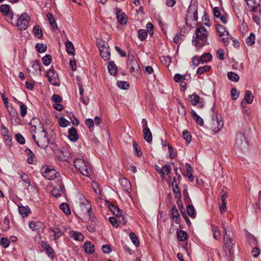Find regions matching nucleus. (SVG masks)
I'll return each instance as SVG.
<instances>
[{"instance_id": "obj_1", "label": "nucleus", "mask_w": 261, "mask_h": 261, "mask_svg": "<svg viewBox=\"0 0 261 261\" xmlns=\"http://www.w3.org/2000/svg\"><path fill=\"white\" fill-rule=\"evenodd\" d=\"M237 246L233 233L224 235L222 250L226 257H231L233 255Z\"/></svg>"}, {"instance_id": "obj_2", "label": "nucleus", "mask_w": 261, "mask_h": 261, "mask_svg": "<svg viewBox=\"0 0 261 261\" xmlns=\"http://www.w3.org/2000/svg\"><path fill=\"white\" fill-rule=\"evenodd\" d=\"M195 34L193 38V43L197 48H201L207 43V31L204 27H200L196 29Z\"/></svg>"}, {"instance_id": "obj_3", "label": "nucleus", "mask_w": 261, "mask_h": 261, "mask_svg": "<svg viewBox=\"0 0 261 261\" xmlns=\"http://www.w3.org/2000/svg\"><path fill=\"white\" fill-rule=\"evenodd\" d=\"M37 136L35 135L36 133L32 134L33 139L40 148H46L49 144V140L46 131L42 127L41 130H37Z\"/></svg>"}, {"instance_id": "obj_4", "label": "nucleus", "mask_w": 261, "mask_h": 261, "mask_svg": "<svg viewBox=\"0 0 261 261\" xmlns=\"http://www.w3.org/2000/svg\"><path fill=\"white\" fill-rule=\"evenodd\" d=\"M74 165L83 175L85 176H90L91 168L87 162L81 159H76L74 160Z\"/></svg>"}, {"instance_id": "obj_5", "label": "nucleus", "mask_w": 261, "mask_h": 261, "mask_svg": "<svg viewBox=\"0 0 261 261\" xmlns=\"http://www.w3.org/2000/svg\"><path fill=\"white\" fill-rule=\"evenodd\" d=\"M46 76L50 84L57 86L60 85V80L58 73L55 70L54 68L51 67L46 73Z\"/></svg>"}, {"instance_id": "obj_6", "label": "nucleus", "mask_w": 261, "mask_h": 261, "mask_svg": "<svg viewBox=\"0 0 261 261\" xmlns=\"http://www.w3.org/2000/svg\"><path fill=\"white\" fill-rule=\"evenodd\" d=\"M30 17L26 14H22L17 19V26L19 30H25L29 25Z\"/></svg>"}, {"instance_id": "obj_7", "label": "nucleus", "mask_w": 261, "mask_h": 261, "mask_svg": "<svg viewBox=\"0 0 261 261\" xmlns=\"http://www.w3.org/2000/svg\"><path fill=\"white\" fill-rule=\"evenodd\" d=\"M98 46L99 48L100 55L105 60H108L110 58V51L108 44L103 42L98 43Z\"/></svg>"}, {"instance_id": "obj_8", "label": "nucleus", "mask_w": 261, "mask_h": 261, "mask_svg": "<svg viewBox=\"0 0 261 261\" xmlns=\"http://www.w3.org/2000/svg\"><path fill=\"white\" fill-rule=\"evenodd\" d=\"M236 144L238 147L243 150L246 149L248 146V142L244 134L239 133L237 134Z\"/></svg>"}, {"instance_id": "obj_9", "label": "nucleus", "mask_w": 261, "mask_h": 261, "mask_svg": "<svg viewBox=\"0 0 261 261\" xmlns=\"http://www.w3.org/2000/svg\"><path fill=\"white\" fill-rule=\"evenodd\" d=\"M42 175L47 179L53 180L57 177V175H59V173L54 169L46 167L42 171Z\"/></svg>"}, {"instance_id": "obj_10", "label": "nucleus", "mask_w": 261, "mask_h": 261, "mask_svg": "<svg viewBox=\"0 0 261 261\" xmlns=\"http://www.w3.org/2000/svg\"><path fill=\"white\" fill-rule=\"evenodd\" d=\"M80 200L81 202L80 204V208L81 211L84 214H88L89 215H90V213L92 212V209L89 201L84 197H81Z\"/></svg>"}, {"instance_id": "obj_11", "label": "nucleus", "mask_w": 261, "mask_h": 261, "mask_svg": "<svg viewBox=\"0 0 261 261\" xmlns=\"http://www.w3.org/2000/svg\"><path fill=\"white\" fill-rule=\"evenodd\" d=\"M28 71L33 75H40L41 73L39 61H34L32 65V69H28Z\"/></svg>"}, {"instance_id": "obj_12", "label": "nucleus", "mask_w": 261, "mask_h": 261, "mask_svg": "<svg viewBox=\"0 0 261 261\" xmlns=\"http://www.w3.org/2000/svg\"><path fill=\"white\" fill-rule=\"evenodd\" d=\"M187 17L192 18L194 21L198 20L197 7L195 5H191L187 11Z\"/></svg>"}, {"instance_id": "obj_13", "label": "nucleus", "mask_w": 261, "mask_h": 261, "mask_svg": "<svg viewBox=\"0 0 261 261\" xmlns=\"http://www.w3.org/2000/svg\"><path fill=\"white\" fill-rule=\"evenodd\" d=\"M30 125H31V132L32 134L37 133V130H41L42 128L40 120L38 118H33L30 122Z\"/></svg>"}, {"instance_id": "obj_14", "label": "nucleus", "mask_w": 261, "mask_h": 261, "mask_svg": "<svg viewBox=\"0 0 261 261\" xmlns=\"http://www.w3.org/2000/svg\"><path fill=\"white\" fill-rule=\"evenodd\" d=\"M41 246L46 254L50 258H53L55 256V252L50 245L47 242L42 241Z\"/></svg>"}, {"instance_id": "obj_15", "label": "nucleus", "mask_w": 261, "mask_h": 261, "mask_svg": "<svg viewBox=\"0 0 261 261\" xmlns=\"http://www.w3.org/2000/svg\"><path fill=\"white\" fill-rule=\"evenodd\" d=\"M191 102L192 105L195 106L198 105V107L202 108L204 106L203 101L200 99V97L195 94L190 96Z\"/></svg>"}, {"instance_id": "obj_16", "label": "nucleus", "mask_w": 261, "mask_h": 261, "mask_svg": "<svg viewBox=\"0 0 261 261\" xmlns=\"http://www.w3.org/2000/svg\"><path fill=\"white\" fill-rule=\"evenodd\" d=\"M223 126V122L222 120H218L216 117L213 119L212 128L215 133H217Z\"/></svg>"}, {"instance_id": "obj_17", "label": "nucleus", "mask_w": 261, "mask_h": 261, "mask_svg": "<svg viewBox=\"0 0 261 261\" xmlns=\"http://www.w3.org/2000/svg\"><path fill=\"white\" fill-rule=\"evenodd\" d=\"M120 181L123 189L127 193H130L131 191L130 181L127 179L125 178L121 179Z\"/></svg>"}, {"instance_id": "obj_18", "label": "nucleus", "mask_w": 261, "mask_h": 261, "mask_svg": "<svg viewBox=\"0 0 261 261\" xmlns=\"http://www.w3.org/2000/svg\"><path fill=\"white\" fill-rule=\"evenodd\" d=\"M118 21L121 24L126 23V15L121 10H117L116 13Z\"/></svg>"}, {"instance_id": "obj_19", "label": "nucleus", "mask_w": 261, "mask_h": 261, "mask_svg": "<svg viewBox=\"0 0 261 261\" xmlns=\"http://www.w3.org/2000/svg\"><path fill=\"white\" fill-rule=\"evenodd\" d=\"M216 30L220 37L224 36H230L229 32L226 30V28L219 24L216 25Z\"/></svg>"}, {"instance_id": "obj_20", "label": "nucleus", "mask_w": 261, "mask_h": 261, "mask_svg": "<svg viewBox=\"0 0 261 261\" xmlns=\"http://www.w3.org/2000/svg\"><path fill=\"white\" fill-rule=\"evenodd\" d=\"M50 230V231L53 233V235L51 236V237L53 238L52 239L54 240H57L63 234L61 229L58 227L51 228Z\"/></svg>"}, {"instance_id": "obj_21", "label": "nucleus", "mask_w": 261, "mask_h": 261, "mask_svg": "<svg viewBox=\"0 0 261 261\" xmlns=\"http://www.w3.org/2000/svg\"><path fill=\"white\" fill-rule=\"evenodd\" d=\"M68 138L71 141H76L79 139L75 127H72L69 129Z\"/></svg>"}, {"instance_id": "obj_22", "label": "nucleus", "mask_w": 261, "mask_h": 261, "mask_svg": "<svg viewBox=\"0 0 261 261\" xmlns=\"http://www.w3.org/2000/svg\"><path fill=\"white\" fill-rule=\"evenodd\" d=\"M143 134L145 140L148 143H150L152 140V136L149 128L143 129Z\"/></svg>"}, {"instance_id": "obj_23", "label": "nucleus", "mask_w": 261, "mask_h": 261, "mask_svg": "<svg viewBox=\"0 0 261 261\" xmlns=\"http://www.w3.org/2000/svg\"><path fill=\"white\" fill-rule=\"evenodd\" d=\"M70 235L71 238L76 241H83L84 240V237L81 232L72 231L70 232Z\"/></svg>"}, {"instance_id": "obj_24", "label": "nucleus", "mask_w": 261, "mask_h": 261, "mask_svg": "<svg viewBox=\"0 0 261 261\" xmlns=\"http://www.w3.org/2000/svg\"><path fill=\"white\" fill-rule=\"evenodd\" d=\"M109 207L111 212L116 215V216H120L122 213V211L118 207V206L110 203Z\"/></svg>"}, {"instance_id": "obj_25", "label": "nucleus", "mask_w": 261, "mask_h": 261, "mask_svg": "<svg viewBox=\"0 0 261 261\" xmlns=\"http://www.w3.org/2000/svg\"><path fill=\"white\" fill-rule=\"evenodd\" d=\"M84 248L85 252L89 254H92L94 251V246L90 242H86L84 245Z\"/></svg>"}, {"instance_id": "obj_26", "label": "nucleus", "mask_w": 261, "mask_h": 261, "mask_svg": "<svg viewBox=\"0 0 261 261\" xmlns=\"http://www.w3.org/2000/svg\"><path fill=\"white\" fill-rule=\"evenodd\" d=\"M33 32L35 36L38 38H41L43 36L42 30L39 25H36L34 27Z\"/></svg>"}, {"instance_id": "obj_27", "label": "nucleus", "mask_w": 261, "mask_h": 261, "mask_svg": "<svg viewBox=\"0 0 261 261\" xmlns=\"http://www.w3.org/2000/svg\"><path fill=\"white\" fill-rule=\"evenodd\" d=\"M171 167L170 165L167 164L164 166L162 169H160L159 171V174L162 176V177H164L165 173L167 174L170 173L171 171Z\"/></svg>"}, {"instance_id": "obj_28", "label": "nucleus", "mask_w": 261, "mask_h": 261, "mask_svg": "<svg viewBox=\"0 0 261 261\" xmlns=\"http://www.w3.org/2000/svg\"><path fill=\"white\" fill-rule=\"evenodd\" d=\"M46 16L53 29H57L58 27L53 15L50 13H47Z\"/></svg>"}, {"instance_id": "obj_29", "label": "nucleus", "mask_w": 261, "mask_h": 261, "mask_svg": "<svg viewBox=\"0 0 261 261\" xmlns=\"http://www.w3.org/2000/svg\"><path fill=\"white\" fill-rule=\"evenodd\" d=\"M245 1L251 12H255L257 11V6H255V0H245Z\"/></svg>"}, {"instance_id": "obj_30", "label": "nucleus", "mask_w": 261, "mask_h": 261, "mask_svg": "<svg viewBox=\"0 0 261 261\" xmlns=\"http://www.w3.org/2000/svg\"><path fill=\"white\" fill-rule=\"evenodd\" d=\"M66 49L67 53L71 55H73L74 53V47L72 43L69 41L65 43Z\"/></svg>"}, {"instance_id": "obj_31", "label": "nucleus", "mask_w": 261, "mask_h": 261, "mask_svg": "<svg viewBox=\"0 0 261 261\" xmlns=\"http://www.w3.org/2000/svg\"><path fill=\"white\" fill-rule=\"evenodd\" d=\"M19 213L20 215L23 217H27L29 213V210L23 206H20L18 207Z\"/></svg>"}, {"instance_id": "obj_32", "label": "nucleus", "mask_w": 261, "mask_h": 261, "mask_svg": "<svg viewBox=\"0 0 261 261\" xmlns=\"http://www.w3.org/2000/svg\"><path fill=\"white\" fill-rule=\"evenodd\" d=\"M187 212L192 218L196 217L195 210L193 205H188L187 206Z\"/></svg>"}, {"instance_id": "obj_33", "label": "nucleus", "mask_w": 261, "mask_h": 261, "mask_svg": "<svg viewBox=\"0 0 261 261\" xmlns=\"http://www.w3.org/2000/svg\"><path fill=\"white\" fill-rule=\"evenodd\" d=\"M108 68L110 73L111 75H115L117 73V68L115 64L113 62H110Z\"/></svg>"}, {"instance_id": "obj_34", "label": "nucleus", "mask_w": 261, "mask_h": 261, "mask_svg": "<svg viewBox=\"0 0 261 261\" xmlns=\"http://www.w3.org/2000/svg\"><path fill=\"white\" fill-rule=\"evenodd\" d=\"M211 226L214 238L216 240L219 239L220 237L219 229L217 226L214 225H212Z\"/></svg>"}, {"instance_id": "obj_35", "label": "nucleus", "mask_w": 261, "mask_h": 261, "mask_svg": "<svg viewBox=\"0 0 261 261\" xmlns=\"http://www.w3.org/2000/svg\"><path fill=\"white\" fill-rule=\"evenodd\" d=\"M192 115L196 122L200 125H202L203 121L202 119L194 111H192Z\"/></svg>"}, {"instance_id": "obj_36", "label": "nucleus", "mask_w": 261, "mask_h": 261, "mask_svg": "<svg viewBox=\"0 0 261 261\" xmlns=\"http://www.w3.org/2000/svg\"><path fill=\"white\" fill-rule=\"evenodd\" d=\"M227 77L229 80L235 82H238L239 80V75L233 72H228Z\"/></svg>"}, {"instance_id": "obj_37", "label": "nucleus", "mask_w": 261, "mask_h": 261, "mask_svg": "<svg viewBox=\"0 0 261 261\" xmlns=\"http://www.w3.org/2000/svg\"><path fill=\"white\" fill-rule=\"evenodd\" d=\"M253 96L252 95V93L250 91H246L244 99L248 103H251L253 101Z\"/></svg>"}, {"instance_id": "obj_38", "label": "nucleus", "mask_w": 261, "mask_h": 261, "mask_svg": "<svg viewBox=\"0 0 261 261\" xmlns=\"http://www.w3.org/2000/svg\"><path fill=\"white\" fill-rule=\"evenodd\" d=\"M255 37L254 33H251L246 38V43L249 46H251L255 43Z\"/></svg>"}, {"instance_id": "obj_39", "label": "nucleus", "mask_w": 261, "mask_h": 261, "mask_svg": "<svg viewBox=\"0 0 261 261\" xmlns=\"http://www.w3.org/2000/svg\"><path fill=\"white\" fill-rule=\"evenodd\" d=\"M212 55L210 53H206L202 55L199 59L200 60L201 63H206L209 61H211L212 59Z\"/></svg>"}, {"instance_id": "obj_40", "label": "nucleus", "mask_w": 261, "mask_h": 261, "mask_svg": "<svg viewBox=\"0 0 261 261\" xmlns=\"http://www.w3.org/2000/svg\"><path fill=\"white\" fill-rule=\"evenodd\" d=\"M177 239L180 241H185L187 239V233L186 231L180 230L177 234Z\"/></svg>"}, {"instance_id": "obj_41", "label": "nucleus", "mask_w": 261, "mask_h": 261, "mask_svg": "<svg viewBox=\"0 0 261 261\" xmlns=\"http://www.w3.org/2000/svg\"><path fill=\"white\" fill-rule=\"evenodd\" d=\"M211 69V67L208 65H205L199 67L196 71V73L199 74H202L204 72L208 71Z\"/></svg>"}, {"instance_id": "obj_42", "label": "nucleus", "mask_w": 261, "mask_h": 261, "mask_svg": "<svg viewBox=\"0 0 261 261\" xmlns=\"http://www.w3.org/2000/svg\"><path fill=\"white\" fill-rule=\"evenodd\" d=\"M129 237L133 243V244L135 245L136 247H138L139 246L140 243L138 240V237L134 232H131L129 233Z\"/></svg>"}, {"instance_id": "obj_43", "label": "nucleus", "mask_w": 261, "mask_h": 261, "mask_svg": "<svg viewBox=\"0 0 261 261\" xmlns=\"http://www.w3.org/2000/svg\"><path fill=\"white\" fill-rule=\"evenodd\" d=\"M36 50L41 53H44L47 49V46L43 43H37L36 45Z\"/></svg>"}, {"instance_id": "obj_44", "label": "nucleus", "mask_w": 261, "mask_h": 261, "mask_svg": "<svg viewBox=\"0 0 261 261\" xmlns=\"http://www.w3.org/2000/svg\"><path fill=\"white\" fill-rule=\"evenodd\" d=\"M18 103L20 105V115L23 117L25 116L26 114H27V107H26V106L22 103L20 101H18Z\"/></svg>"}, {"instance_id": "obj_45", "label": "nucleus", "mask_w": 261, "mask_h": 261, "mask_svg": "<svg viewBox=\"0 0 261 261\" xmlns=\"http://www.w3.org/2000/svg\"><path fill=\"white\" fill-rule=\"evenodd\" d=\"M0 11L4 15H7L10 12L9 6L8 5H2L0 7Z\"/></svg>"}, {"instance_id": "obj_46", "label": "nucleus", "mask_w": 261, "mask_h": 261, "mask_svg": "<svg viewBox=\"0 0 261 261\" xmlns=\"http://www.w3.org/2000/svg\"><path fill=\"white\" fill-rule=\"evenodd\" d=\"M117 86L122 89L127 90L129 88V84L124 81H118L117 83Z\"/></svg>"}, {"instance_id": "obj_47", "label": "nucleus", "mask_w": 261, "mask_h": 261, "mask_svg": "<svg viewBox=\"0 0 261 261\" xmlns=\"http://www.w3.org/2000/svg\"><path fill=\"white\" fill-rule=\"evenodd\" d=\"M60 208L66 214H70L71 211L68 204L62 203L60 205Z\"/></svg>"}, {"instance_id": "obj_48", "label": "nucleus", "mask_w": 261, "mask_h": 261, "mask_svg": "<svg viewBox=\"0 0 261 261\" xmlns=\"http://www.w3.org/2000/svg\"><path fill=\"white\" fill-rule=\"evenodd\" d=\"M43 64L45 66H48L51 63V57L50 55H46L42 59Z\"/></svg>"}, {"instance_id": "obj_49", "label": "nucleus", "mask_w": 261, "mask_h": 261, "mask_svg": "<svg viewBox=\"0 0 261 261\" xmlns=\"http://www.w3.org/2000/svg\"><path fill=\"white\" fill-rule=\"evenodd\" d=\"M0 244L4 248H7L10 244V241L7 238H2L0 240Z\"/></svg>"}, {"instance_id": "obj_50", "label": "nucleus", "mask_w": 261, "mask_h": 261, "mask_svg": "<svg viewBox=\"0 0 261 261\" xmlns=\"http://www.w3.org/2000/svg\"><path fill=\"white\" fill-rule=\"evenodd\" d=\"M147 32L145 30H140L138 31V37L141 40H144L147 37Z\"/></svg>"}, {"instance_id": "obj_51", "label": "nucleus", "mask_w": 261, "mask_h": 261, "mask_svg": "<svg viewBox=\"0 0 261 261\" xmlns=\"http://www.w3.org/2000/svg\"><path fill=\"white\" fill-rule=\"evenodd\" d=\"M182 136L186 141L189 143L191 141V136L190 133L186 130H185L182 132Z\"/></svg>"}, {"instance_id": "obj_52", "label": "nucleus", "mask_w": 261, "mask_h": 261, "mask_svg": "<svg viewBox=\"0 0 261 261\" xmlns=\"http://www.w3.org/2000/svg\"><path fill=\"white\" fill-rule=\"evenodd\" d=\"M177 177H173V182H172V187L174 186H178V185L180 183V180L181 179V176L179 173H176Z\"/></svg>"}, {"instance_id": "obj_53", "label": "nucleus", "mask_w": 261, "mask_h": 261, "mask_svg": "<svg viewBox=\"0 0 261 261\" xmlns=\"http://www.w3.org/2000/svg\"><path fill=\"white\" fill-rule=\"evenodd\" d=\"M59 124L62 127H66L69 124V122L63 117H60L59 120Z\"/></svg>"}, {"instance_id": "obj_54", "label": "nucleus", "mask_w": 261, "mask_h": 261, "mask_svg": "<svg viewBox=\"0 0 261 261\" xmlns=\"http://www.w3.org/2000/svg\"><path fill=\"white\" fill-rule=\"evenodd\" d=\"M201 63L199 58L195 56L192 58V65L194 66V68L198 66Z\"/></svg>"}, {"instance_id": "obj_55", "label": "nucleus", "mask_w": 261, "mask_h": 261, "mask_svg": "<svg viewBox=\"0 0 261 261\" xmlns=\"http://www.w3.org/2000/svg\"><path fill=\"white\" fill-rule=\"evenodd\" d=\"M185 80V77H184L183 75L180 74L176 73L174 75V80L176 82H178V83L182 82Z\"/></svg>"}, {"instance_id": "obj_56", "label": "nucleus", "mask_w": 261, "mask_h": 261, "mask_svg": "<svg viewBox=\"0 0 261 261\" xmlns=\"http://www.w3.org/2000/svg\"><path fill=\"white\" fill-rule=\"evenodd\" d=\"M133 148L134 149V152L135 153H136L137 155L138 156H140L142 155V152H141V150L139 148L137 142H134Z\"/></svg>"}, {"instance_id": "obj_57", "label": "nucleus", "mask_w": 261, "mask_h": 261, "mask_svg": "<svg viewBox=\"0 0 261 261\" xmlns=\"http://www.w3.org/2000/svg\"><path fill=\"white\" fill-rule=\"evenodd\" d=\"M173 192L176 198H180L181 194L179 190L178 186H174L172 187Z\"/></svg>"}, {"instance_id": "obj_58", "label": "nucleus", "mask_w": 261, "mask_h": 261, "mask_svg": "<svg viewBox=\"0 0 261 261\" xmlns=\"http://www.w3.org/2000/svg\"><path fill=\"white\" fill-rule=\"evenodd\" d=\"M17 141L20 144H23L25 143V140L23 137L20 134L15 135Z\"/></svg>"}, {"instance_id": "obj_59", "label": "nucleus", "mask_w": 261, "mask_h": 261, "mask_svg": "<svg viewBox=\"0 0 261 261\" xmlns=\"http://www.w3.org/2000/svg\"><path fill=\"white\" fill-rule=\"evenodd\" d=\"M51 100L55 103H60L62 98L59 95L55 94L52 96Z\"/></svg>"}, {"instance_id": "obj_60", "label": "nucleus", "mask_w": 261, "mask_h": 261, "mask_svg": "<svg viewBox=\"0 0 261 261\" xmlns=\"http://www.w3.org/2000/svg\"><path fill=\"white\" fill-rule=\"evenodd\" d=\"M20 177L24 182L27 184L28 186L30 185V180L28 175L23 173L20 175Z\"/></svg>"}, {"instance_id": "obj_61", "label": "nucleus", "mask_w": 261, "mask_h": 261, "mask_svg": "<svg viewBox=\"0 0 261 261\" xmlns=\"http://www.w3.org/2000/svg\"><path fill=\"white\" fill-rule=\"evenodd\" d=\"M239 93L235 88H232L231 90V96L232 99L236 100L239 97Z\"/></svg>"}, {"instance_id": "obj_62", "label": "nucleus", "mask_w": 261, "mask_h": 261, "mask_svg": "<svg viewBox=\"0 0 261 261\" xmlns=\"http://www.w3.org/2000/svg\"><path fill=\"white\" fill-rule=\"evenodd\" d=\"M102 250L103 253L109 254L111 251V248L110 246L109 245H103L102 246Z\"/></svg>"}, {"instance_id": "obj_63", "label": "nucleus", "mask_w": 261, "mask_h": 261, "mask_svg": "<svg viewBox=\"0 0 261 261\" xmlns=\"http://www.w3.org/2000/svg\"><path fill=\"white\" fill-rule=\"evenodd\" d=\"M214 15L215 17L219 18L222 15L220 10L219 7H215L213 9Z\"/></svg>"}, {"instance_id": "obj_64", "label": "nucleus", "mask_w": 261, "mask_h": 261, "mask_svg": "<svg viewBox=\"0 0 261 261\" xmlns=\"http://www.w3.org/2000/svg\"><path fill=\"white\" fill-rule=\"evenodd\" d=\"M109 221L116 228L118 227V220L114 217H111L109 218Z\"/></svg>"}]
</instances>
